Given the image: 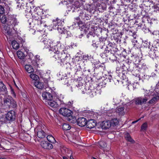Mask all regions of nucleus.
Segmentation results:
<instances>
[{
  "label": "nucleus",
  "instance_id": "f8f14e48",
  "mask_svg": "<svg viewBox=\"0 0 159 159\" xmlns=\"http://www.w3.org/2000/svg\"><path fill=\"white\" fill-rule=\"evenodd\" d=\"M41 146L44 148L47 149H51L53 148V145L47 141H43L40 142Z\"/></svg>",
  "mask_w": 159,
  "mask_h": 159
},
{
  "label": "nucleus",
  "instance_id": "473e14b6",
  "mask_svg": "<svg viewBox=\"0 0 159 159\" xmlns=\"http://www.w3.org/2000/svg\"><path fill=\"white\" fill-rule=\"evenodd\" d=\"M61 20L58 19V18H57L55 20H52V21L53 23V24L55 26L57 25L59 26V25H61Z\"/></svg>",
  "mask_w": 159,
  "mask_h": 159
},
{
  "label": "nucleus",
  "instance_id": "c03bdc74",
  "mask_svg": "<svg viewBox=\"0 0 159 159\" xmlns=\"http://www.w3.org/2000/svg\"><path fill=\"white\" fill-rule=\"evenodd\" d=\"M5 10L4 7L2 5H0V14H2L5 13Z\"/></svg>",
  "mask_w": 159,
  "mask_h": 159
},
{
  "label": "nucleus",
  "instance_id": "6ab92c4d",
  "mask_svg": "<svg viewBox=\"0 0 159 159\" xmlns=\"http://www.w3.org/2000/svg\"><path fill=\"white\" fill-rule=\"evenodd\" d=\"M108 42L106 39L104 38H99V47H100L101 49H102L103 46L105 45V44Z\"/></svg>",
  "mask_w": 159,
  "mask_h": 159
},
{
  "label": "nucleus",
  "instance_id": "ddd939ff",
  "mask_svg": "<svg viewBox=\"0 0 159 159\" xmlns=\"http://www.w3.org/2000/svg\"><path fill=\"white\" fill-rule=\"evenodd\" d=\"M42 97L44 99L48 101L53 98V96L52 94L48 92H44L43 93Z\"/></svg>",
  "mask_w": 159,
  "mask_h": 159
},
{
  "label": "nucleus",
  "instance_id": "f704fd0d",
  "mask_svg": "<svg viewBox=\"0 0 159 159\" xmlns=\"http://www.w3.org/2000/svg\"><path fill=\"white\" fill-rule=\"evenodd\" d=\"M62 128L65 130H68L70 129L71 127L69 124L64 123L62 125Z\"/></svg>",
  "mask_w": 159,
  "mask_h": 159
},
{
  "label": "nucleus",
  "instance_id": "09e8293b",
  "mask_svg": "<svg viewBox=\"0 0 159 159\" xmlns=\"http://www.w3.org/2000/svg\"><path fill=\"white\" fill-rule=\"evenodd\" d=\"M38 15L37 14H36L34 16H33V21L34 22V21L35 20H40L38 16Z\"/></svg>",
  "mask_w": 159,
  "mask_h": 159
},
{
  "label": "nucleus",
  "instance_id": "c756f323",
  "mask_svg": "<svg viewBox=\"0 0 159 159\" xmlns=\"http://www.w3.org/2000/svg\"><path fill=\"white\" fill-rule=\"evenodd\" d=\"M115 54H112V53H109L108 56L105 55L106 57H108L109 59L112 61H116L117 59V57L114 55Z\"/></svg>",
  "mask_w": 159,
  "mask_h": 159
},
{
  "label": "nucleus",
  "instance_id": "bb28decb",
  "mask_svg": "<svg viewBox=\"0 0 159 159\" xmlns=\"http://www.w3.org/2000/svg\"><path fill=\"white\" fill-rule=\"evenodd\" d=\"M35 86L39 89H42L43 88V83L39 81H36L34 83Z\"/></svg>",
  "mask_w": 159,
  "mask_h": 159
},
{
  "label": "nucleus",
  "instance_id": "49530a36",
  "mask_svg": "<svg viewBox=\"0 0 159 159\" xmlns=\"http://www.w3.org/2000/svg\"><path fill=\"white\" fill-rule=\"evenodd\" d=\"M68 120L72 123H74L75 122H77V120L75 117H72V119H69Z\"/></svg>",
  "mask_w": 159,
  "mask_h": 159
},
{
  "label": "nucleus",
  "instance_id": "f3484780",
  "mask_svg": "<svg viewBox=\"0 0 159 159\" xmlns=\"http://www.w3.org/2000/svg\"><path fill=\"white\" fill-rule=\"evenodd\" d=\"M102 128L104 129H109L111 127L109 120L107 121H102L100 124Z\"/></svg>",
  "mask_w": 159,
  "mask_h": 159
},
{
  "label": "nucleus",
  "instance_id": "4468645a",
  "mask_svg": "<svg viewBox=\"0 0 159 159\" xmlns=\"http://www.w3.org/2000/svg\"><path fill=\"white\" fill-rule=\"evenodd\" d=\"M87 120L84 117H80L78 118L77 120V123L79 126L82 127L86 125Z\"/></svg>",
  "mask_w": 159,
  "mask_h": 159
},
{
  "label": "nucleus",
  "instance_id": "864d4df0",
  "mask_svg": "<svg viewBox=\"0 0 159 159\" xmlns=\"http://www.w3.org/2000/svg\"><path fill=\"white\" fill-rule=\"evenodd\" d=\"M46 24L44 23H43L42 21V22L41 24L40 25L39 28H42L43 29V27L46 26Z\"/></svg>",
  "mask_w": 159,
  "mask_h": 159
},
{
  "label": "nucleus",
  "instance_id": "423d86ee",
  "mask_svg": "<svg viewBox=\"0 0 159 159\" xmlns=\"http://www.w3.org/2000/svg\"><path fill=\"white\" fill-rule=\"evenodd\" d=\"M149 97L148 95H145L144 97H141L136 98L135 103L136 105H142L145 104L149 99Z\"/></svg>",
  "mask_w": 159,
  "mask_h": 159
},
{
  "label": "nucleus",
  "instance_id": "393cba45",
  "mask_svg": "<svg viewBox=\"0 0 159 159\" xmlns=\"http://www.w3.org/2000/svg\"><path fill=\"white\" fill-rule=\"evenodd\" d=\"M17 55L18 57L20 59L22 60L21 61V63H24V59L25 57V56L24 53L20 51H18L17 52Z\"/></svg>",
  "mask_w": 159,
  "mask_h": 159
},
{
  "label": "nucleus",
  "instance_id": "72a5a7b5",
  "mask_svg": "<svg viewBox=\"0 0 159 159\" xmlns=\"http://www.w3.org/2000/svg\"><path fill=\"white\" fill-rule=\"evenodd\" d=\"M76 8L77 7H76L71 6L70 7V9L69 10L72 12H78L80 10V8H79V9H78V8L77 9Z\"/></svg>",
  "mask_w": 159,
  "mask_h": 159
},
{
  "label": "nucleus",
  "instance_id": "7ed1b4c3",
  "mask_svg": "<svg viewBox=\"0 0 159 159\" xmlns=\"http://www.w3.org/2000/svg\"><path fill=\"white\" fill-rule=\"evenodd\" d=\"M115 43H113L111 42H109L103 52L105 55H108L109 53L115 54L118 50L115 45Z\"/></svg>",
  "mask_w": 159,
  "mask_h": 159
},
{
  "label": "nucleus",
  "instance_id": "a878e982",
  "mask_svg": "<svg viewBox=\"0 0 159 159\" xmlns=\"http://www.w3.org/2000/svg\"><path fill=\"white\" fill-rule=\"evenodd\" d=\"M9 27V26H7L5 29L4 33L7 34L9 36H12L13 33H12V30L11 27Z\"/></svg>",
  "mask_w": 159,
  "mask_h": 159
},
{
  "label": "nucleus",
  "instance_id": "79ce46f5",
  "mask_svg": "<svg viewBox=\"0 0 159 159\" xmlns=\"http://www.w3.org/2000/svg\"><path fill=\"white\" fill-rule=\"evenodd\" d=\"M114 26L113 25H111L110 27V28L111 29V31L112 32V34H116L117 33V32L116 31V29L114 28Z\"/></svg>",
  "mask_w": 159,
  "mask_h": 159
},
{
  "label": "nucleus",
  "instance_id": "e433bc0d",
  "mask_svg": "<svg viewBox=\"0 0 159 159\" xmlns=\"http://www.w3.org/2000/svg\"><path fill=\"white\" fill-rule=\"evenodd\" d=\"M158 99H159V97L158 96H156L155 97H154L152 99H151L150 101H148V103L149 104H152L153 103L157 102Z\"/></svg>",
  "mask_w": 159,
  "mask_h": 159
},
{
  "label": "nucleus",
  "instance_id": "9d476101",
  "mask_svg": "<svg viewBox=\"0 0 159 159\" xmlns=\"http://www.w3.org/2000/svg\"><path fill=\"white\" fill-rule=\"evenodd\" d=\"M116 72L118 74L117 77H119L120 80H124L126 79L125 72L122 68H120L119 70H117Z\"/></svg>",
  "mask_w": 159,
  "mask_h": 159
},
{
  "label": "nucleus",
  "instance_id": "b1692460",
  "mask_svg": "<svg viewBox=\"0 0 159 159\" xmlns=\"http://www.w3.org/2000/svg\"><path fill=\"white\" fill-rule=\"evenodd\" d=\"M0 92L3 93H6L7 92V89L5 85L2 82L0 81Z\"/></svg>",
  "mask_w": 159,
  "mask_h": 159
},
{
  "label": "nucleus",
  "instance_id": "680f3d73",
  "mask_svg": "<svg viewBox=\"0 0 159 159\" xmlns=\"http://www.w3.org/2000/svg\"><path fill=\"white\" fill-rule=\"evenodd\" d=\"M128 33L130 35H132V34L133 33H132V31L131 30H127Z\"/></svg>",
  "mask_w": 159,
  "mask_h": 159
},
{
  "label": "nucleus",
  "instance_id": "c9c22d12",
  "mask_svg": "<svg viewBox=\"0 0 159 159\" xmlns=\"http://www.w3.org/2000/svg\"><path fill=\"white\" fill-rule=\"evenodd\" d=\"M99 145L100 148L104 149L107 147L106 143L103 141H100L99 142Z\"/></svg>",
  "mask_w": 159,
  "mask_h": 159
},
{
  "label": "nucleus",
  "instance_id": "5fc2aeb1",
  "mask_svg": "<svg viewBox=\"0 0 159 159\" xmlns=\"http://www.w3.org/2000/svg\"><path fill=\"white\" fill-rule=\"evenodd\" d=\"M112 78V77L111 76H110L109 77H108V79L107 78V81H109L110 82H111L112 84H113V80H112L111 78Z\"/></svg>",
  "mask_w": 159,
  "mask_h": 159
},
{
  "label": "nucleus",
  "instance_id": "1a4fd4ad",
  "mask_svg": "<svg viewBox=\"0 0 159 159\" xmlns=\"http://www.w3.org/2000/svg\"><path fill=\"white\" fill-rule=\"evenodd\" d=\"M61 52V53L60 55H61V56L59 57L61 58L59 60V62H62L65 60L70 59V55L66 52V50H62Z\"/></svg>",
  "mask_w": 159,
  "mask_h": 159
},
{
  "label": "nucleus",
  "instance_id": "39448f33",
  "mask_svg": "<svg viewBox=\"0 0 159 159\" xmlns=\"http://www.w3.org/2000/svg\"><path fill=\"white\" fill-rule=\"evenodd\" d=\"M18 24L17 19L14 15H8L7 21V25L8 26H10L12 28H13L14 26Z\"/></svg>",
  "mask_w": 159,
  "mask_h": 159
},
{
  "label": "nucleus",
  "instance_id": "6e6d98bb",
  "mask_svg": "<svg viewBox=\"0 0 159 159\" xmlns=\"http://www.w3.org/2000/svg\"><path fill=\"white\" fill-rule=\"evenodd\" d=\"M130 135L128 132L125 133V138L126 139L127 138H128L130 136Z\"/></svg>",
  "mask_w": 159,
  "mask_h": 159
},
{
  "label": "nucleus",
  "instance_id": "37998d69",
  "mask_svg": "<svg viewBox=\"0 0 159 159\" xmlns=\"http://www.w3.org/2000/svg\"><path fill=\"white\" fill-rule=\"evenodd\" d=\"M147 127V124L146 123H144L141 126V129L142 130H145Z\"/></svg>",
  "mask_w": 159,
  "mask_h": 159
},
{
  "label": "nucleus",
  "instance_id": "3c124183",
  "mask_svg": "<svg viewBox=\"0 0 159 159\" xmlns=\"http://www.w3.org/2000/svg\"><path fill=\"white\" fill-rule=\"evenodd\" d=\"M5 117L4 118L3 117L0 118V122H1V124H3L6 123L7 122V120H6Z\"/></svg>",
  "mask_w": 159,
  "mask_h": 159
},
{
  "label": "nucleus",
  "instance_id": "e2e57ef3",
  "mask_svg": "<svg viewBox=\"0 0 159 159\" xmlns=\"http://www.w3.org/2000/svg\"><path fill=\"white\" fill-rule=\"evenodd\" d=\"M144 19H148V17L147 16H144L142 18V20L143 22H144V20H145Z\"/></svg>",
  "mask_w": 159,
  "mask_h": 159
},
{
  "label": "nucleus",
  "instance_id": "20e7f679",
  "mask_svg": "<svg viewBox=\"0 0 159 159\" xmlns=\"http://www.w3.org/2000/svg\"><path fill=\"white\" fill-rule=\"evenodd\" d=\"M62 50L61 49V47L57 46L54 47V49L53 50V58L54 60H57L58 62H59V60L61 58L60 57L61 56V55H60L61 53V51Z\"/></svg>",
  "mask_w": 159,
  "mask_h": 159
},
{
  "label": "nucleus",
  "instance_id": "aec40b11",
  "mask_svg": "<svg viewBox=\"0 0 159 159\" xmlns=\"http://www.w3.org/2000/svg\"><path fill=\"white\" fill-rule=\"evenodd\" d=\"M110 124L111 127H114L118 125L119 123V120L116 118L112 119L109 120Z\"/></svg>",
  "mask_w": 159,
  "mask_h": 159
},
{
  "label": "nucleus",
  "instance_id": "bf43d9fd",
  "mask_svg": "<svg viewBox=\"0 0 159 159\" xmlns=\"http://www.w3.org/2000/svg\"><path fill=\"white\" fill-rule=\"evenodd\" d=\"M89 57V56H88V55H84L83 58L84 59L87 60V59H88Z\"/></svg>",
  "mask_w": 159,
  "mask_h": 159
},
{
  "label": "nucleus",
  "instance_id": "58836bf2",
  "mask_svg": "<svg viewBox=\"0 0 159 159\" xmlns=\"http://www.w3.org/2000/svg\"><path fill=\"white\" fill-rule=\"evenodd\" d=\"M50 41L48 39H46L44 40H43V41L42 43V45H44V46H47V45H49V43H50L49 42Z\"/></svg>",
  "mask_w": 159,
  "mask_h": 159
},
{
  "label": "nucleus",
  "instance_id": "f03ea898",
  "mask_svg": "<svg viewBox=\"0 0 159 159\" xmlns=\"http://www.w3.org/2000/svg\"><path fill=\"white\" fill-rule=\"evenodd\" d=\"M146 43H144V46L142 48V50L143 53L145 55H149V56L151 57L153 56L155 54L154 49L153 47H152L150 48V43L147 41L145 42Z\"/></svg>",
  "mask_w": 159,
  "mask_h": 159
},
{
  "label": "nucleus",
  "instance_id": "13d9d810",
  "mask_svg": "<svg viewBox=\"0 0 159 159\" xmlns=\"http://www.w3.org/2000/svg\"><path fill=\"white\" fill-rule=\"evenodd\" d=\"M143 78L144 79L147 80L149 78V76H148L147 75H144L143 76Z\"/></svg>",
  "mask_w": 159,
  "mask_h": 159
},
{
  "label": "nucleus",
  "instance_id": "a19ab883",
  "mask_svg": "<svg viewBox=\"0 0 159 159\" xmlns=\"http://www.w3.org/2000/svg\"><path fill=\"white\" fill-rule=\"evenodd\" d=\"M42 22V21L40 20V19L39 20H35L34 21L35 25L36 26H37L39 28L40 25L41 24Z\"/></svg>",
  "mask_w": 159,
  "mask_h": 159
},
{
  "label": "nucleus",
  "instance_id": "338daca9",
  "mask_svg": "<svg viewBox=\"0 0 159 159\" xmlns=\"http://www.w3.org/2000/svg\"><path fill=\"white\" fill-rule=\"evenodd\" d=\"M67 31L66 30H64V31H63L62 32H61V34H65L66 33H67Z\"/></svg>",
  "mask_w": 159,
  "mask_h": 159
},
{
  "label": "nucleus",
  "instance_id": "cd10ccee",
  "mask_svg": "<svg viewBox=\"0 0 159 159\" xmlns=\"http://www.w3.org/2000/svg\"><path fill=\"white\" fill-rule=\"evenodd\" d=\"M8 15H7V16H5L1 15L0 16V19L1 20V22L2 23H6L7 24V18L8 17Z\"/></svg>",
  "mask_w": 159,
  "mask_h": 159
},
{
  "label": "nucleus",
  "instance_id": "4d7b16f0",
  "mask_svg": "<svg viewBox=\"0 0 159 159\" xmlns=\"http://www.w3.org/2000/svg\"><path fill=\"white\" fill-rule=\"evenodd\" d=\"M77 23L78 25H79L80 27H82L81 25L83 24V23L82 21H79L78 22H77Z\"/></svg>",
  "mask_w": 159,
  "mask_h": 159
},
{
  "label": "nucleus",
  "instance_id": "8fccbe9b",
  "mask_svg": "<svg viewBox=\"0 0 159 159\" xmlns=\"http://www.w3.org/2000/svg\"><path fill=\"white\" fill-rule=\"evenodd\" d=\"M126 139L127 141L129 142L132 143H134L135 142L132 139L130 136Z\"/></svg>",
  "mask_w": 159,
  "mask_h": 159
},
{
  "label": "nucleus",
  "instance_id": "0e129e2a",
  "mask_svg": "<svg viewBox=\"0 0 159 159\" xmlns=\"http://www.w3.org/2000/svg\"><path fill=\"white\" fill-rule=\"evenodd\" d=\"M35 57L36 58V59L37 60H38V61L40 60V59L39 58L40 56H39L38 55H37Z\"/></svg>",
  "mask_w": 159,
  "mask_h": 159
},
{
  "label": "nucleus",
  "instance_id": "f257e3e1",
  "mask_svg": "<svg viewBox=\"0 0 159 159\" xmlns=\"http://www.w3.org/2000/svg\"><path fill=\"white\" fill-rule=\"evenodd\" d=\"M87 38L91 43V45L94 47L98 48L99 46V38L93 32H89L88 34Z\"/></svg>",
  "mask_w": 159,
  "mask_h": 159
},
{
  "label": "nucleus",
  "instance_id": "c85d7f7f",
  "mask_svg": "<svg viewBox=\"0 0 159 159\" xmlns=\"http://www.w3.org/2000/svg\"><path fill=\"white\" fill-rule=\"evenodd\" d=\"M25 69L29 73H32L34 71L32 67L30 65H26L25 66Z\"/></svg>",
  "mask_w": 159,
  "mask_h": 159
},
{
  "label": "nucleus",
  "instance_id": "603ef678",
  "mask_svg": "<svg viewBox=\"0 0 159 159\" xmlns=\"http://www.w3.org/2000/svg\"><path fill=\"white\" fill-rule=\"evenodd\" d=\"M84 19H86L87 20H89L90 19L91 16L89 15L88 14H85L84 15Z\"/></svg>",
  "mask_w": 159,
  "mask_h": 159
},
{
  "label": "nucleus",
  "instance_id": "6e6552de",
  "mask_svg": "<svg viewBox=\"0 0 159 159\" xmlns=\"http://www.w3.org/2000/svg\"><path fill=\"white\" fill-rule=\"evenodd\" d=\"M59 111L61 114L65 116H70L73 114V112L71 111L66 108H61Z\"/></svg>",
  "mask_w": 159,
  "mask_h": 159
},
{
  "label": "nucleus",
  "instance_id": "2f4dec72",
  "mask_svg": "<svg viewBox=\"0 0 159 159\" xmlns=\"http://www.w3.org/2000/svg\"><path fill=\"white\" fill-rule=\"evenodd\" d=\"M47 140L48 141L52 143H55L56 142V141L54 138V137L52 135H49L47 137Z\"/></svg>",
  "mask_w": 159,
  "mask_h": 159
},
{
  "label": "nucleus",
  "instance_id": "69168bd1",
  "mask_svg": "<svg viewBox=\"0 0 159 159\" xmlns=\"http://www.w3.org/2000/svg\"><path fill=\"white\" fill-rule=\"evenodd\" d=\"M141 118H140L139 119V120H136V121H133L132 122V124H134L136 123L139 120H140Z\"/></svg>",
  "mask_w": 159,
  "mask_h": 159
},
{
  "label": "nucleus",
  "instance_id": "5701e85b",
  "mask_svg": "<svg viewBox=\"0 0 159 159\" xmlns=\"http://www.w3.org/2000/svg\"><path fill=\"white\" fill-rule=\"evenodd\" d=\"M8 107L10 108L15 109L17 107L16 102L13 99H11V101Z\"/></svg>",
  "mask_w": 159,
  "mask_h": 159
},
{
  "label": "nucleus",
  "instance_id": "412c9836",
  "mask_svg": "<svg viewBox=\"0 0 159 159\" xmlns=\"http://www.w3.org/2000/svg\"><path fill=\"white\" fill-rule=\"evenodd\" d=\"M12 98L11 96L4 98L3 102L4 105L8 107L10 102H11V99Z\"/></svg>",
  "mask_w": 159,
  "mask_h": 159
},
{
  "label": "nucleus",
  "instance_id": "ea45409f",
  "mask_svg": "<svg viewBox=\"0 0 159 159\" xmlns=\"http://www.w3.org/2000/svg\"><path fill=\"white\" fill-rule=\"evenodd\" d=\"M72 6L76 7H77V9L78 8L79 9L80 7V4L79 1H75L74 2V3L73 4Z\"/></svg>",
  "mask_w": 159,
  "mask_h": 159
},
{
  "label": "nucleus",
  "instance_id": "0eeeda50",
  "mask_svg": "<svg viewBox=\"0 0 159 159\" xmlns=\"http://www.w3.org/2000/svg\"><path fill=\"white\" fill-rule=\"evenodd\" d=\"M16 117V114L15 111L11 110L7 112L5 116V118L7 121H8L9 122H10L14 121Z\"/></svg>",
  "mask_w": 159,
  "mask_h": 159
},
{
  "label": "nucleus",
  "instance_id": "052dcab7",
  "mask_svg": "<svg viewBox=\"0 0 159 159\" xmlns=\"http://www.w3.org/2000/svg\"><path fill=\"white\" fill-rule=\"evenodd\" d=\"M16 0L17 1V7H18V9H19V8H20L19 7H20V2H19L17 0Z\"/></svg>",
  "mask_w": 159,
  "mask_h": 159
},
{
  "label": "nucleus",
  "instance_id": "de8ad7c7",
  "mask_svg": "<svg viewBox=\"0 0 159 159\" xmlns=\"http://www.w3.org/2000/svg\"><path fill=\"white\" fill-rule=\"evenodd\" d=\"M120 81V79H118L117 77H116V79L115 78L113 80V81L114 82V84H118L119 82Z\"/></svg>",
  "mask_w": 159,
  "mask_h": 159
},
{
  "label": "nucleus",
  "instance_id": "9b49d317",
  "mask_svg": "<svg viewBox=\"0 0 159 159\" xmlns=\"http://www.w3.org/2000/svg\"><path fill=\"white\" fill-rule=\"evenodd\" d=\"M97 124V122L94 120L90 119L87 120L86 124L87 128L89 129H92L94 128Z\"/></svg>",
  "mask_w": 159,
  "mask_h": 159
},
{
  "label": "nucleus",
  "instance_id": "a211bd4d",
  "mask_svg": "<svg viewBox=\"0 0 159 159\" xmlns=\"http://www.w3.org/2000/svg\"><path fill=\"white\" fill-rule=\"evenodd\" d=\"M46 104L53 108H57L59 106V105L57 102L52 100V99L48 101H46Z\"/></svg>",
  "mask_w": 159,
  "mask_h": 159
},
{
  "label": "nucleus",
  "instance_id": "4be33fe9",
  "mask_svg": "<svg viewBox=\"0 0 159 159\" xmlns=\"http://www.w3.org/2000/svg\"><path fill=\"white\" fill-rule=\"evenodd\" d=\"M125 107H118L116 109V111L118 113L119 115H123L125 112L124 111Z\"/></svg>",
  "mask_w": 159,
  "mask_h": 159
},
{
  "label": "nucleus",
  "instance_id": "4c0bfd02",
  "mask_svg": "<svg viewBox=\"0 0 159 159\" xmlns=\"http://www.w3.org/2000/svg\"><path fill=\"white\" fill-rule=\"evenodd\" d=\"M30 77L34 80H36L39 78L38 76L35 74H31L30 75Z\"/></svg>",
  "mask_w": 159,
  "mask_h": 159
},
{
  "label": "nucleus",
  "instance_id": "a18cd8bd",
  "mask_svg": "<svg viewBox=\"0 0 159 159\" xmlns=\"http://www.w3.org/2000/svg\"><path fill=\"white\" fill-rule=\"evenodd\" d=\"M22 2V0H21L20 1V8L21 9L22 8H24V7L25 6V4L23 3V2Z\"/></svg>",
  "mask_w": 159,
  "mask_h": 159
},
{
  "label": "nucleus",
  "instance_id": "774afa93",
  "mask_svg": "<svg viewBox=\"0 0 159 159\" xmlns=\"http://www.w3.org/2000/svg\"><path fill=\"white\" fill-rule=\"evenodd\" d=\"M132 36L134 37V38L135 39L136 38V35H135V34H134V32Z\"/></svg>",
  "mask_w": 159,
  "mask_h": 159
},
{
  "label": "nucleus",
  "instance_id": "2eb2a0df",
  "mask_svg": "<svg viewBox=\"0 0 159 159\" xmlns=\"http://www.w3.org/2000/svg\"><path fill=\"white\" fill-rule=\"evenodd\" d=\"M130 64H129L128 68H127V70L131 72L134 71H136L137 72H139V70H137L138 66L136 64L130 62Z\"/></svg>",
  "mask_w": 159,
  "mask_h": 159
},
{
  "label": "nucleus",
  "instance_id": "dca6fc26",
  "mask_svg": "<svg viewBox=\"0 0 159 159\" xmlns=\"http://www.w3.org/2000/svg\"><path fill=\"white\" fill-rule=\"evenodd\" d=\"M37 129V136L40 138H43L46 136L45 133L40 128H37V129H35V130Z\"/></svg>",
  "mask_w": 159,
  "mask_h": 159
},
{
  "label": "nucleus",
  "instance_id": "7c9ffc66",
  "mask_svg": "<svg viewBox=\"0 0 159 159\" xmlns=\"http://www.w3.org/2000/svg\"><path fill=\"white\" fill-rule=\"evenodd\" d=\"M11 45L13 48L15 49H18L20 47V45L17 41L14 40L12 42Z\"/></svg>",
  "mask_w": 159,
  "mask_h": 159
}]
</instances>
